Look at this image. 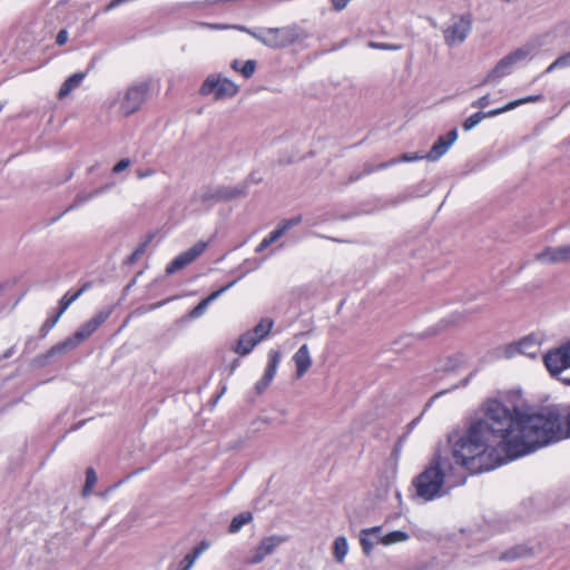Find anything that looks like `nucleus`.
Here are the masks:
<instances>
[{"label":"nucleus","instance_id":"nucleus-40","mask_svg":"<svg viewBox=\"0 0 570 570\" xmlns=\"http://www.w3.org/2000/svg\"><path fill=\"white\" fill-rule=\"evenodd\" d=\"M129 166H130V160L128 158H124L114 166L112 171L115 174H119V173L126 170Z\"/></svg>","mask_w":570,"mask_h":570},{"label":"nucleus","instance_id":"nucleus-50","mask_svg":"<svg viewBox=\"0 0 570 570\" xmlns=\"http://www.w3.org/2000/svg\"><path fill=\"white\" fill-rule=\"evenodd\" d=\"M242 65H243V63H242L240 61H238V60H234V61L232 62V68H233L235 71H239V69L242 68Z\"/></svg>","mask_w":570,"mask_h":570},{"label":"nucleus","instance_id":"nucleus-9","mask_svg":"<svg viewBox=\"0 0 570 570\" xmlns=\"http://www.w3.org/2000/svg\"><path fill=\"white\" fill-rule=\"evenodd\" d=\"M287 540L288 537L281 534H272L264 537L250 551L246 559V562L248 564L262 563L267 556L274 553L277 550V548L285 543Z\"/></svg>","mask_w":570,"mask_h":570},{"label":"nucleus","instance_id":"nucleus-28","mask_svg":"<svg viewBox=\"0 0 570 570\" xmlns=\"http://www.w3.org/2000/svg\"><path fill=\"white\" fill-rule=\"evenodd\" d=\"M87 289V285L82 286L80 289H78L76 293L70 294L66 293L61 299L59 301V315H62L68 307L78 298L80 295Z\"/></svg>","mask_w":570,"mask_h":570},{"label":"nucleus","instance_id":"nucleus-42","mask_svg":"<svg viewBox=\"0 0 570 570\" xmlns=\"http://www.w3.org/2000/svg\"><path fill=\"white\" fill-rule=\"evenodd\" d=\"M209 548V543L207 541H202L194 550L193 554L198 559L199 556L205 552Z\"/></svg>","mask_w":570,"mask_h":570},{"label":"nucleus","instance_id":"nucleus-36","mask_svg":"<svg viewBox=\"0 0 570 570\" xmlns=\"http://www.w3.org/2000/svg\"><path fill=\"white\" fill-rule=\"evenodd\" d=\"M368 47H370V48H373V49H379V50H391V51H396V50L402 49V46H401V45H396V43H385V42H373V41H371V42L368 43Z\"/></svg>","mask_w":570,"mask_h":570},{"label":"nucleus","instance_id":"nucleus-37","mask_svg":"<svg viewBox=\"0 0 570 570\" xmlns=\"http://www.w3.org/2000/svg\"><path fill=\"white\" fill-rule=\"evenodd\" d=\"M423 158H425V157L424 156H417V155L403 154L402 157H401V160H403V161H413V160H419V159H423ZM399 161H400V159H392V160H390L386 164L380 165V168H385L387 166L397 164Z\"/></svg>","mask_w":570,"mask_h":570},{"label":"nucleus","instance_id":"nucleus-27","mask_svg":"<svg viewBox=\"0 0 570 570\" xmlns=\"http://www.w3.org/2000/svg\"><path fill=\"white\" fill-rule=\"evenodd\" d=\"M410 539V534L405 531L395 530L387 534H382L381 543L384 546H392L400 542H405Z\"/></svg>","mask_w":570,"mask_h":570},{"label":"nucleus","instance_id":"nucleus-44","mask_svg":"<svg viewBox=\"0 0 570 570\" xmlns=\"http://www.w3.org/2000/svg\"><path fill=\"white\" fill-rule=\"evenodd\" d=\"M73 335H75V337H76V340L78 341L79 344H81L85 340L90 337L88 335V333L85 332L81 326L76 331V333Z\"/></svg>","mask_w":570,"mask_h":570},{"label":"nucleus","instance_id":"nucleus-19","mask_svg":"<svg viewBox=\"0 0 570 570\" xmlns=\"http://www.w3.org/2000/svg\"><path fill=\"white\" fill-rule=\"evenodd\" d=\"M525 416H543V417H549V419L556 420V422L558 424V432H557L558 435L556 438L551 439L546 445L570 436V411L567 416V430L562 429L560 416L557 413H554L553 411H544V412L531 414V415L525 414Z\"/></svg>","mask_w":570,"mask_h":570},{"label":"nucleus","instance_id":"nucleus-12","mask_svg":"<svg viewBox=\"0 0 570 570\" xmlns=\"http://www.w3.org/2000/svg\"><path fill=\"white\" fill-rule=\"evenodd\" d=\"M282 360V355L279 351L277 350H269L267 354V365L265 368V372L259 381L255 384V391L258 394H262L272 383L274 380L277 367L279 365V362Z\"/></svg>","mask_w":570,"mask_h":570},{"label":"nucleus","instance_id":"nucleus-5","mask_svg":"<svg viewBox=\"0 0 570 570\" xmlns=\"http://www.w3.org/2000/svg\"><path fill=\"white\" fill-rule=\"evenodd\" d=\"M547 337L541 332H533L518 341L507 344L502 348L504 358H513L518 355L538 360L541 354V347L546 343Z\"/></svg>","mask_w":570,"mask_h":570},{"label":"nucleus","instance_id":"nucleus-8","mask_svg":"<svg viewBox=\"0 0 570 570\" xmlns=\"http://www.w3.org/2000/svg\"><path fill=\"white\" fill-rule=\"evenodd\" d=\"M148 92V85L146 82L130 86L125 92L110 102V107L119 104V112L124 116H129L136 112L144 101Z\"/></svg>","mask_w":570,"mask_h":570},{"label":"nucleus","instance_id":"nucleus-17","mask_svg":"<svg viewBox=\"0 0 570 570\" xmlns=\"http://www.w3.org/2000/svg\"><path fill=\"white\" fill-rule=\"evenodd\" d=\"M296 367V377H303L312 366V356L307 344H303L293 355Z\"/></svg>","mask_w":570,"mask_h":570},{"label":"nucleus","instance_id":"nucleus-45","mask_svg":"<svg viewBox=\"0 0 570 570\" xmlns=\"http://www.w3.org/2000/svg\"><path fill=\"white\" fill-rule=\"evenodd\" d=\"M68 31L67 30H61L59 31V33L57 35V43L59 46H63L67 41H68Z\"/></svg>","mask_w":570,"mask_h":570},{"label":"nucleus","instance_id":"nucleus-4","mask_svg":"<svg viewBox=\"0 0 570 570\" xmlns=\"http://www.w3.org/2000/svg\"><path fill=\"white\" fill-rule=\"evenodd\" d=\"M239 92V86L218 72L209 73L199 88V95L215 101H225Z\"/></svg>","mask_w":570,"mask_h":570},{"label":"nucleus","instance_id":"nucleus-25","mask_svg":"<svg viewBox=\"0 0 570 570\" xmlns=\"http://www.w3.org/2000/svg\"><path fill=\"white\" fill-rule=\"evenodd\" d=\"M495 109H492L488 112H483V111H478L473 115H471L470 117H468L464 122H463V129L465 131H469L471 129H473L475 126H478L484 118H491V117H495L497 115H492V112H494Z\"/></svg>","mask_w":570,"mask_h":570},{"label":"nucleus","instance_id":"nucleus-3","mask_svg":"<svg viewBox=\"0 0 570 570\" xmlns=\"http://www.w3.org/2000/svg\"><path fill=\"white\" fill-rule=\"evenodd\" d=\"M538 51V46L533 42L523 45L522 47L513 50L503 58L485 75L481 80L480 86L498 85L501 80L511 75L520 63L533 58Z\"/></svg>","mask_w":570,"mask_h":570},{"label":"nucleus","instance_id":"nucleus-41","mask_svg":"<svg viewBox=\"0 0 570 570\" xmlns=\"http://www.w3.org/2000/svg\"><path fill=\"white\" fill-rule=\"evenodd\" d=\"M197 558L193 553H188L185 556L183 560L184 569L183 570H189L194 563L196 562Z\"/></svg>","mask_w":570,"mask_h":570},{"label":"nucleus","instance_id":"nucleus-7","mask_svg":"<svg viewBox=\"0 0 570 570\" xmlns=\"http://www.w3.org/2000/svg\"><path fill=\"white\" fill-rule=\"evenodd\" d=\"M305 38H307V35L297 26L264 29V36L262 37L263 43L272 48L285 47Z\"/></svg>","mask_w":570,"mask_h":570},{"label":"nucleus","instance_id":"nucleus-49","mask_svg":"<svg viewBox=\"0 0 570 570\" xmlns=\"http://www.w3.org/2000/svg\"><path fill=\"white\" fill-rule=\"evenodd\" d=\"M429 569V566L426 563H420L409 570H428Z\"/></svg>","mask_w":570,"mask_h":570},{"label":"nucleus","instance_id":"nucleus-26","mask_svg":"<svg viewBox=\"0 0 570 570\" xmlns=\"http://www.w3.org/2000/svg\"><path fill=\"white\" fill-rule=\"evenodd\" d=\"M274 326L273 320L266 317L261 320V322L250 331L255 334V337L262 342L265 337L268 336L272 328Z\"/></svg>","mask_w":570,"mask_h":570},{"label":"nucleus","instance_id":"nucleus-47","mask_svg":"<svg viewBox=\"0 0 570 570\" xmlns=\"http://www.w3.org/2000/svg\"><path fill=\"white\" fill-rule=\"evenodd\" d=\"M60 317H61V315H59V313H57V315L55 317L47 320L45 325L48 326L49 328H52L57 324V322L59 321Z\"/></svg>","mask_w":570,"mask_h":570},{"label":"nucleus","instance_id":"nucleus-39","mask_svg":"<svg viewBox=\"0 0 570 570\" xmlns=\"http://www.w3.org/2000/svg\"><path fill=\"white\" fill-rule=\"evenodd\" d=\"M491 102V96L489 94L480 97L479 99L472 101L471 106L473 108H479V109H483L485 107H488Z\"/></svg>","mask_w":570,"mask_h":570},{"label":"nucleus","instance_id":"nucleus-21","mask_svg":"<svg viewBox=\"0 0 570 570\" xmlns=\"http://www.w3.org/2000/svg\"><path fill=\"white\" fill-rule=\"evenodd\" d=\"M259 343V341L255 337V334L250 331L244 333L235 347V352L242 356L249 354L254 347Z\"/></svg>","mask_w":570,"mask_h":570},{"label":"nucleus","instance_id":"nucleus-30","mask_svg":"<svg viewBox=\"0 0 570 570\" xmlns=\"http://www.w3.org/2000/svg\"><path fill=\"white\" fill-rule=\"evenodd\" d=\"M78 345H79V343L76 340L75 335H71V336L67 337L65 341H62L61 343L53 346L51 348L50 353L51 354L63 353V352L71 351V350L76 348Z\"/></svg>","mask_w":570,"mask_h":570},{"label":"nucleus","instance_id":"nucleus-34","mask_svg":"<svg viewBox=\"0 0 570 570\" xmlns=\"http://www.w3.org/2000/svg\"><path fill=\"white\" fill-rule=\"evenodd\" d=\"M97 482V475L92 468H89L86 472V484L83 487V495H88L91 492L92 487Z\"/></svg>","mask_w":570,"mask_h":570},{"label":"nucleus","instance_id":"nucleus-32","mask_svg":"<svg viewBox=\"0 0 570 570\" xmlns=\"http://www.w3.org/2000/svg\"><path fill=\"white\" fill-rule=\"evenodd\" d=\"M204 26H206V27H208L210 29H214V30H225V29H229L230 28L227 24L204 23ZM233 28L248 32L252 37H254L255 39H257L258 41H261L263 43L262 37L264 36V30H262L259 32H255V31H250V30L246 29L245 27L234 26Z\"/></svg>","mask_w":570,"mask_h":570},{"label":"nucleus","instance_id":"nucleus-38","mask_svg":"<svg viewBox=\"0 0 570 570\" xmlns=\"http://www.w3.org/2000/svg\"><path fill=\"white\" fill-rule=\"evenodd\" d=\"M96 195H98V191L87 193V194L81 193V194L77 195L71 207L80 206V205L85 204L86 202L90 200L91 198H94Z\"/></svg>","mask_w":570,"mask_h":570},{"label":"nucleus","instance_id":"nucleus-2","mask_svg":"<svg viewBox=\"0 0 570 570\" xmlns=\"http://www.w3.org/2000/svg\"><path fill=\"white\" fill-rule=\"evenodd\" d=\"M454 466L448 456L435 454L425 469L413 480L416 495L424 501H432L446 494V479Z\"/></svg>","mask_w":570,"mask_h":570},{"label":"nucleus","instance_id":"nucleus-46","mask_svg":"<svg viewBox=\"0 0 570 570\" xmlns=\"http://www.w3.org/2000/svg\"><path fill=\"white\" fill-rule=\"evenodd\" d=\"M81 327L85 332L88 333L89 336H91L98 330L95 324L90 322V320L82 324Z\"/></svg>","mask_w":570,"mask_h":570},{"label":"nucleus","instance_id":"nucleus-11","mask_svg":"<svg viewBox=\"0 0 570 570\" xmlns=\"http://www.w3.org/2000/svg\"><path fill=\"white\" fill-rule=\"evenodd\" d=\"M206 247L207 243L198 242L187 250L180 253L170 262V264H168L166 268L167 274H174L177 271L189 265L205 252Z\"/></svg>","mask_w":570,"mask_h":570},{"label":"nucleus","instance_id":"nucleus-53","mask_svg":"<svg viewBox=\"0 0 570 570\" xmlns=\"http://www.w3.org/2000/svg\"><path fill=\"white\" fill-rule=\"evenodd\" d=\"M262 421H263L264 423H269V420H267V419H262Z\"/></svg>","mask_w":570,"mask_h":570},{"label":"nucleus","instance_id":"nucleus-22","mask_svg":"<svg viewBox=\"0 0 570 570\" xmlns=\"http://www.w3.org/2000/svg\"><path fill=\"white\" fill-rule=\"evenodd\" d=\"M196 199L204 205H210L214 202L220 200L224 196L220 190L210 187H204L196 194Z\"/></svg>","mask_w":570,"mask_h":570},{"label":"nucleus","instance_id":"nucleus-29","mask_svg":"<svg viewBox=\"0 0 570 570\" xmlns=\"http://www.w3.org/2000/svg\"><path fill=\"white\" fill-rule=\"evenodd\" d=\"M253 519V515L250 512H242L233 518L230 524H229V532L236 533L238 532L244 525L249 523Z\"/></svg>","mask_w":570,"mask_h":570},{"label":"nucleus","instance_id":"nucleus-14","mask_svg":"<svg viewBox=\"0 0 570 570\" xmlns=\"http://www.w3.org/2000/svg\"><path fill=\"white\" fill-rule=\"evenodd\" d=\"M302 222L301 216H295L289 219L282 220L278 226L267 236L265 237L256 247V253H262L273 243L278 240L287 230L292 227L297 226Z\"/></svg>","mask_w":570,"mask_h":570},{"label":"nucleus","instance_id":"nucleus-52","mask_svg":"<svg viewBox=\"0 0 570 570\" xmlns=\"http://www.w3.org/2000/svg\"><path fill=\"white\" fill-rule=\"evenodd\" d=\"M142 253V248L137 249L131 259H135L137 256H139Z\"/></svg>","mask_w":570,"mask_h":570},{"label":"nucleus","instance_id":"nucleus-13","mask_svg":"<svg viewBox=\"0 0 570 570\" xmlns=\"http://www.w3.org/2000/svg\"><path fill=\"white\" fill-rule=\"evenodd\" d=\"M534 259L542 264H559L570 262V244L558 247H547L534 255Z\"/></svg>","mask_w":570,"mask_h":570},{"label":"nucleus","instance_id":"nucleus-15","mask_svg":"<svg viewBox=\"0 0 570 570\" xmlns=\"http://www.w3.org/2000/svg\"><path fill=\"white\" fill-rule=\"evenodd\" d=\"M458 131L456 129L450 130L445 136H440L432 146L431 150L424 156L430 161H436L440 159L456 141Z\"/></svg>","mask_w":570,"mask_h":570},{"label":"nucleus","instance_id":"nucleus-1","mask_svg":"<svg viewBox=\"0 0 570 570\" xmlns=\"http://www.w3.org/2000/svg\"><path fill=\"white\" fill-rule=\"evenodd\" d=\"M557 432L556 420L525 416L503 397H495L484 403L483 419L463 433L452 434L449 442L455 463L480 473L546 446Z\"/></svg>","mask_w":570,"mask_h":570},{"label":"nucleus","instance_id":"nucleus-48","mask_svg":"<svg viewBox=\"0 0 570 570\" xmlns=\"http://www.w3.org/2000/svg\"><path fill=\"white\" fill-rule=\"evenodd\" d=\"M153 174H154L153 170H147V171L139 170V171H137V176L140 179L146 178L148 176H151Z\"/></svg>","mask_w":570,"mask_h":570},{"label":"nucleus","instance_id":"nucleus-16","mask_svg":"<svg viewBox=\"0 0 570 570\" xmlns=\"http://www.w3.org/2000/svg\"><path fill=\"white\" fill-rule=\"evenodd\" d=\"M382 539V527H372L367 529H363L360 532V543L362 551L365 556H370L373 548L381 543Z\"/></svg>","mask_w":570,"mask_h":570},{"label":"nucleus","instance_id":"nucleus-20","mask_svg":"<svg viewBox=\"0 0 570 570\" xmlns=\"http://www.w3.org/2000/svg\"><path fill=\"white\" fill-rule=\"evenodd\" d=\"M85 78L86 72H76L67 78L58 91V98L65 99L68 97L73 90L80 87Z\"/></svg>","mask_w":570,"mask_h":570},{"label":"nucleus","instance_id":"nucleus-31","mask_svg":"<svg viewBox=\"0 0 570 570\" xmlns=\"http://www.w3.org/2000/svg\"><path fill=\"white\" fill-rule=\"evenodd\" d=\"M570 68V52H567L564 55H561L558 57L547 69L546 73H550L558 69H566Z\"/></svg>","mask_w":570,"mask_h":570},{"label":"nucleus","instance_id":"nucleus-10","mask_svg":"<svg viewBox=\"0 0 570 570\" xmlns=\"http://www.w3.org/2000/svg\"><path fill=\"white\" fill-rule=\"evenodd\" d=\"M471 30V20L468 17H453L444 29L445 43L454 47L462 43Z\"/></svg>","mask_w":570,"mask_h":570},{"label":"nucleus","instance_id":"nucleus-51","mask_svg":"<svg viewBox=\"0 0 570 570\" xmlns=\"http://www.w3.org/2000/svg\"><path fill=\"white\" fill-rule=\"evenodd\" d=\"M142 253V248L137 249L131 259H135L137 256H139Z\"/></svg>","mask_w":570,"mask_h":570},{"label":"nucleus","instance_id":"nucleus-6","mask_svg":"<svg viewBox=\"0 0 570 570\" xmlns=\"http://www.w3.org/2000/svg\"><path fill=\"white\" fill-rule=\"evenodd\" d=\"M543 364L553 377H558L563 384L570 386V379L560 375L570 368V340L542 355Z\"/></svg>","mask_w":570,"mask_h":570},{"label":"nucleus","instance_id":"nucleus-23","mask_svg":"<svg viewBox=\"0 0 570 570\" xmlns=\"http://www.w3.org/2000/svg\"><path fill=\"white\" fill-rule=\"evenodd\" d=\"M540 100H542L541 95L527 96L524 98L510 101L507 105H504L503 107L497 108L495 111L492 112V115H501V114L510 111L521 105L529 104V102H537Z\"/></svg>","mask_w":570,"mask_h":570},{"label":"nucleus","instance_id":"nucleus-35","mask_svg":"<svg viewBox=\"0 0 570 570\" xmlns=\"http://www.w3.org/2000/svg\"><path fill=\"white\" fill-rule=\"evenodd\" d=\"M255 69H256V61L247 60V61L243 62L242 68L239 69V72L245 78H250L254 75Z\"/></svg>","mask_w":570,"mask_h":570},{"label":"nucleus","instance_id":"nucleus-18","mask_svg":"<svg viewBox=\"0 0 570 570\" xmlns=\"http://www.w3.org/2000/svg\"><path fill=\"white\" fill-rule=\"evenodd\" d=\"M236 282L237 281H233V282L228 283L227 285H225L224 287H222L220 289H218L216 292H213L208 297L203 299L198 305H196L189 312V317L190 318H198V317H200L206 312L208 305L212 302L216 301L223 293H225L226 291L232 288L236 284Z\"/></svg>","mask_w":570,"mask_h":570},{"label":"nucleus","instance_id":"nucleus-43","mask_svg":"<svg viewBox=\"0 0 570 570\" xmlns=\"http://www.w3.org/2000/svg\"><path fill=\"white\" fill-rule=\"evenodd\" d=\"M461 362H462L461 356H453V357H450V358H449V363H450V364H449V365H445V366H444V368H445V370H449V371H451V370H455V368L461 364Z\"/></svg>","mask_w":570,"mask_h":570},{"label":"nucleus","instance_id":"nucleus-24","mask_svg":"<svg viewBox=\"0 0 570 570\" xmlns=\"http://www.w3.org/2000/svg\"><path fill=\"white\" fill-rule=\"evenodd\" d=\"M348 553V542L345 537H337L333 543V554L338 563H342Z\"/></svg>","mask_w":570,"mask_h":570},{"label":"nucleus","instance_id":"nucleus-33","mask_svg":"<svg viewBox=\"0 0 570 570\" xmlns=\"http://www.w3.org/2000/svg\"><path fill=\"white\" fill-rule=\"evenodd\" d=\"M114 308L111 306L105 307L101 311H99L92 318H90V322L95 324L97 328H99L111 315Z\"/></svg>","mask_w":570,"mask_h":570}]
</instances>
